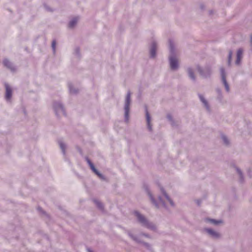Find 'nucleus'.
<instances>
[{
  "label": "nucleus",
  "instance_id": "dca6fc26",
  "mask_svg": "<svg viewBox=\"0 0 252 252\" xmlns=\"http://www.w3.org/2000/svg\"><path fill=\"white\" fill-rule=\"evenodd\" d=\"M149 196H150V198H151V201H152V202L153 203V204H154L156 205V206H157V207H159V205H158V204L156 202V201H155V200H154V199L153 198V196H152V194H151L150 193H149Z\"/></svg>",
  "mask_w": 252,
  "mask_h": 252
},
{
  "label": "nucleus",
  "instance_id": "20e7f679",
  "mask_svg": "<svg viewBox=\"0 0 252 252\" xmlns=\"http://www.w3.org/2000/svg\"><path fill=\"white\" fill-rule=\"evenodd\" d=\"M220 72H221V75L222 78V82L224 84V85L225 86V89L226 91L228 92L229 90V86L228 84L226 82V78H225V70L223 68L220 69Z\"/></svg>",
  "mask_w": 252,
  "mask_h": 252
},
{
  "label": "nucleus",
  "instance_id": "6ab92c4d",
  "mask_svg": "<svg viewBox=\"0 0 252 252\" xmlns=\"http://www.w3.org/2000/svg\"><path fill=\"white\" fill-rule=\"evenodd\" d=\"M56 44V41L53 40L52 43V48H53L54 51H55Z\"/></svg>",
  "mask_w": 252,
  "mask_h": 252
},
{
  "label": "nucleus",
  "instance_id": "39448f33",
  "mask_svg": "<svg viewBox=\"0 0 252 252\" xmlns=\"http://www.w3.org/2000/svg\"><path fill=\"white\" fill-rule=\"evenodd\" d=\"M5 89H6V94L5 97L6 99L9 100L12 96V90L11 88L7 85H5Z\"/></svg>",
  "mask_w": 252,
  "mask_h": 252
},
{
  "label": "nucleus",
  "instance_id": "1a4fd4ad",
  "mask_svg": "<svg viewBox=\"0 0 252 252\" xmlns=\"http://www.w3.org/2000/svg\"><path fill=\"white\" fill-rule=\"evenodd\" d=\"M156 45L155 43H154L152 45V46L151 47V50H150V54L151 57H155L156 55Z\"/></svg>",
  "mask_w": 252,
  "mask_h": 252
},
{
  "label": "nucleus",
  "instance_id": "f03ea898",
  "mask_svg": "<svg viewBox=\"0 0 252 252\" xmlns=\"http://www.w3.org/2000/svg\"><path fill=\"white\" fill-rule=\"evenodd\" d=\"M135 216L137 218L138 220L144 225L148 226V222L145 217L140 215L138 212H134Z\"/></svg>",
  "mask_w": 252,
  "mask_h": 252
},
{
  "label": "nucleus",
  "instance_id": "a211bd4d",
  "mask_svg": "<svg viewBox=\"0 0 252 252\" xmlns=\"http://www.w3.org/2000/svg\"><path fill=\"white\" fill-rule=\"evenodd\" d=\"M60 148H61V149L62 150L63 152V154H64L65 153V149L64 144L62 142H60Z\"/></svg>",
  "mask_w": 252,
  "mask_h": 252
},
{
  "label": "nucleus",
  "instance_id": "412c9836",
  "mask_svg": "<svg viewBox=\"0 0 252 252\" xmlns=\"http://www.w3.org/2000/svg\"><path fill=\"white\" fill-rule=\"evenodd\" d=\"M222 139H223V141H224V143H225V144H228L227 139V138H226V137H225V136H223V137H222Z\"/></svg>",
  "mask_w": 252,
  "mask_h": 252
},
{
  "label": "nucleus",
  "instance_id": "4468645a",
  "mask_svg": "<svg viewBox=\"0 0 252 252\" xmlns=\"http://www.w3.org/2000/svg\"><path fill=\"white\" fill-rule=\"evenodd\" d=\"M55 111L57 113H58V109H59V110H61V111L62 112V113L63 114H64V109H63V106H62V105L59 104L58 106V107L57 108V107H56L55 108Z\"/></svg>",
  "mask_w": 252,
  "mask_h": 252
},
{
  "label": "nucleus",
  "instance_id": "423d86ee",
  "mask_svg": "<svg viewBox=\"0 0 252 252\" xmlns=\"http://www.w3.org/2000/svg\"><path fill=\"white\" fill-rule=\"evenodd\" d=\"M243 50L241 49H239L237 53V60L236 61V63L239 64L242 58Z\"/></svg>",
  "mask_w": 252,
  "mask_h": 252
},
{
  "label": "nucleus",
  "instance_id": "a878e982",
  "mask_svg": "<svg viewBox=\"0 0 252 252\" xmlns=\"http://www.w3.org/2000/svg\"><path fill=\"white\" fill-rule=\"evenodd\" d=\"M237 171H238V173H239V174H240V175L241 176V175H242V173H241V171H240L239 170H238V169H237Z\"/></svg>",
  "mask_w": 252,
  "mask_h": 252
},
{
  "label": "nucleus",
  "instance_id": "6e6552de",
  "mask_svg": "<svg viewBox=\"0 0 252 252\" xmlns=\"http://www.w3.org/2000/svg\"><path fill=\"white\" fill-rule=\"evenodd\" d=\"M89 165L91 168V169L99 177H100L101 175L98 173L97 170L95 168L94 164L89 160H88Z\"/></svg>",
  "mask_w": 252,
  "mask_h": 252
},
{
  "label": "nucleus",
  "instance_id": "9d476101",
  "mask_svg": "<svg viewBox=\"0 0 252 252\" xmlns=\"http://www.w3.org/2000/svg\"><path fill=\"white\" fill-rule=\"evenodd\" d=\"M3 63L4 65L6 67L10 68L12 70H14V69L12 67V64H11V63L8 60H7V59L4 60L3 62Z\"/></svg>",
  "mask_w": 252,
  "mask_h": 252
},
{
  "label": "nucleus",
  "instance_id": "4be33fe9",
  "mask_svg": "<svg viewBox=\"0 0 252 252\" xmlns=\"http://www.w3.org/2000/svg\"><path fill=\"white\" fill-rule=\"evenodd\" d=\"M232 55V52L231 51H230V52L229 53V63H230Z\"/></svg>",
  "mask_w": 252,
  "mask_h": 252
},
{
  "label": "nucleus",
  "instance_id": "bb28decb",
  "mask_svg": "<svg viewBox=\"0 0 252 252\" xmlns=\"http://www.w3.org/2000/svg\"><path fill=\"white\" fill-rule=\"evenodd\" d=\"M251 41L252 42V36H251Z\"/></svg>",
  "mask_w": 252,
  "mask_h": 252
},
{
  "label": "nucleus",
  "instance_id": "b1692460",
  "mask_svg": "<svg viewBox=\"0 0 252 252\" xmlns=\"http://www.w3.org/2000/svg\"><path fill=\"white\" fill-rule=\"evenodd\" d=\"M95 203H96V204L97 205V207H98V208H101L102 206H101V203H99V202H97V201H96V202H95Z\"/></svg>",
  "mask_w": 252,
  "mask_h": 252
},
{
  "label": "nucleus",
  "instance_id": "393cba45",
  "mask_svg": "<svg viewBox=\"0 0 252 252\" xmlns=\"http://www.w3.org/2000/svg\"><path fill=\"white\" fill-rule=\"evenodd\" d=\"M210 221L214 224H217L218 222L214 220H210Z\"/></svg>",
  "mask_w": 252,
  "mask_h": 252
},
{
  "label": "nucleus",
  "instance_id": "aec40b11",
  "mask_svg": "<svg viewBox=\"0 0 252 252\" xmlns=\"http://www.w3.org/2000/svg\"><path fill=\"white\" fill-rule=\"evenodd\" d=\"M170 52L171 53H172L173 52V47L172 43L171 41H170Z\"/></svg>",
  "mask_w": 252,
  "mask_h": 252
},
{
  "label": "nucleus",
  "instance_id": "cd10ccee",
  "mask_svg": "<svg viewBox=\"0 0 252 252\" xmlns=\"http://www.w3.org/2000/svg\"><path fill=\"white\" fill-rule=\"evenodd\" d=\"M90 252H92L91 251H90Z\"/></svg>",
  "mask_w": 252,
  "mask_h": 252
},
{
  "label": "nucleus",
  "instance_id": "9b49d317",
  "mask_svg": "<svg viewBox=\"0 0 252 252\" xmlns=\"http://www.w3.org/2000/svg\"><path fill=\"white\" fill-rule=\"evenodd\" d=\"M206 230L209 234H210L213 237H218L219 236V234L217 232L214 231L212 229H207Z\"/></svg>",
  "mask_w": 252,
  "mask_h": 252
},
{
  "label": "nucleus",
  "instance_id": "f257e3e1",
  "mask_svg": "<svg viewBox=\"0 0 252 252\" xmlns=\"http://www.w3.org/2000/svg\"><path fill=\"white\" fill-rule=\"evenodd\" d=\"M130 102V93L129 92L127 93L126 96V102H125V106L126 117H127L128 115Z\"/></svg>",
  "mask_w": 252,
  "mask_h": 252
},
{
  "label": "nucleus",
  "instance_id": "0eeeda50",
  "mask_svg": "<svg viewBox=\"0 0 252 252\" xmlns=\"http://www.w3.org/2000/svg\"><path fill=\"white\" fill-rule=\"evenodd\" d=\"M146 119H147V122L148 128L150 130H151L152 126L150 125L151 119H150V115L148 111L147 108L146 109Z\"/></svg>",
  "mask_w": 252,
  "mask_h": 252
},
{
  "label": "nucleus",
  "instance_id": "7ed1b4c3",
  "mask_svg": "<svg viewBox=\"0 0 252 252\" xmlns=\"http://www.w3.org/2000/svg\"><path fill=\"white\" fill-rule=\"evenodd\" d=\"M170 67L172 69H176L178 67V61L175 58L170 57L169 58Z\"/></svg>",
  "mask_w": 252,
  "mask_h": 252
},
{
  "label": "nucleus",
  "instance_id": "ddd939ff",
  "mask_svg": "<svg viewBox=\"0 0 252 252\" xmlns=\"http://www.w3.org/2000/svg\"><path fill=\"white\" fill-rule=\"evenodd\" d=\"M161 191L163 193V194H164V195L165 196V197H166V198L167 199V200L170 202L171 205H173V203L172 201L169 198V197L168 196L167 194L164 192L163 189H161Z\"/></svg>",
  "mask_w": 252,
  "mask_h": 252
},
{
  "label": "nucleus",
  "instance_id": "5701e85b",
  "mask_svg": "<svg viewBox=\"0 0 252 252\" xmlns=\"http://www.w3.org/2000/svg\"><path fill=\"white\" fill-rule=\"evenodd\" d=\"M158 204H161L162 206H164V203L161 200V199L160 197L159 198V202H158Z\"/></svg>",
  "mask_w": 252,
  "mask_h": 252
},
{
  "label": "nucleus",
  "instance_id": "f3484780",
  "mask_svg": "<svg viewBox=\"0 0 252 252\" xmlns=\"http://www.w3.org/2000/svg\"><path fill=\"white\" fill-rule=\"evenodd\" d=\"M188 73H189V77L191 78H192V79H194V76L193 75V73L191 69H189Z\"/></svg>",
  "mask_w": 252,
  "mask_h": 252
},
{
  "label": "nucleus",
  "instance_id": "2eb2a0df",
  "mask_svg": "<svg viewBox=\"0 0 252 252\" xmlns=\"http://www.w3.org/2000/svg\"><path fill=\"white\" fill-rule=\"evenodd\" d=\"M199 97L200 98L201 101L204 104L205 107L207 108H208V103L207 101L205 100V99L200 95H199Z\"/></svg>",
  "mask_w": 252,
  "mask_h": 252
},
{
  "label": "nucleus",
  "instance_id": "f8f14e48",
  "mask_svg": "<svg viewBox=\"0 0 252 252\" xmlns=\"http://www.w3.org/2000/svg\"><path fill=\"white\" fill-rule=\"evenodd\" d=\"M78 19L77 18L73 19L69 23V27L73 28L77 23Z\"/></svg>",
  "mask_w": 252,
  "mask_h": 252
}]
</instances>
